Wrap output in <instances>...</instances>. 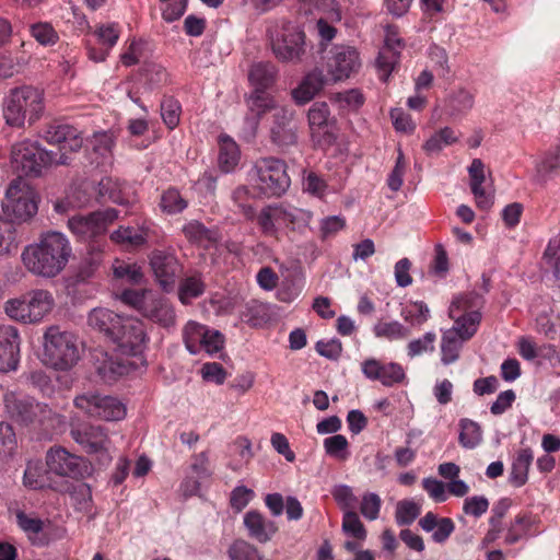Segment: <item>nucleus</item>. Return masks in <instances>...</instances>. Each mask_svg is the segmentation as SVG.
Returning <instances> with one entry per match:
<instances>
[{"mask_svg": "<svg viewBox=\"0 0 560 560\" xmlns=\"http://www.w3.org/2000/svg\"><path fill=\"white\" fill-rule=\"evenodd\" d=\"M72 254L69 241L60 232L43 233L37 243L27 245L22 253L25 268L33 275L54 278L67 266Z\"/></svg>", "mask_w": 560, "mask_h": 560, "instance_id": "nucleus-1", "label": "nucleus"}, {"mask_svg": "<svg viewBox=\"0 0 560 560\" xmlns=\"http://www.w3.org/2000/svg\"><path fill=\"white\" fill-rule=\"evenodd\" d=\"M4 402L11 419L44 436L51 434L60 424V416L47 404L32 398H19L14 393L5 394Z\"/></svg>", "mask_w": 560, "mask_h": 560, "instance_id": "nucleus-2", "label": "nucleus"}, {"mask_svg": "<svg viewBox=\"0 0 560 560\" xmlns=\"http://www.w3.org/2000/svg\"><path fill=\"white\" fill-rule=\"evenodd\" d=\"M45 109L44 91L32 85H22L10 91L3 107L5 122L12 127H24L36 122Z\"/></svg>", "mask_w": 560, "mask_h": 560, "instance_id": "nucleus-3", "label": "nucleus"}, {"mask_svg": "<svg viewBox=\"0 0 560 560\" xmlns=\"http://www.w3.org/2000/svg\"><path fill=\"white\" fill-rule=\"evenodd\" d=\"M44 362L59 371L73 368L80 360L77 337L59 326H49L44 334Z\"/></svg>", "mask_w": 560, "mask_h": 560, "instance_id": "nucleus-4", "label": "nucleus"}, {"mask_svg": "<svg viewBox=\"0 0 560 560\" xmlns=\"http://www.w3.org/2000/svg\"><path fill=\"white\" fill-rule=\"evenodd\" d=\"M302 23L304 21L299 19L296 23L285 21L281 27L268 30L272 54L280 62L299 63L306 55L307 43Z\"/></svg>", "mask_w": 560, "mask_h": 560, "instance_id": "nucleus-5", "label": "nucleus"}, {"mask_svg": "<svg viewBox=\"0 0 560 560\" xmlns=\"http://www.w3.org/2000/svg\"><path fill=\"white\" fill-rule=\"evenodd\" d=\"M37 195L22 176L13 179L2 201L1 218L9 220L14 225L30 221L37 213Z\"/></svg>", "mask_w": 560, "mask_h": 560, "instance_id": "nucleus-6", "label": "nucleus"}, {"mask_svg": "<svg viewBox=\"0 0 560 560\" xmlns=\"http://www.w3.org/2000/svg\"><path fill=\"white\" fill-rule=\"evenodd\" d=\"M55 306L52 294L47 290H32L21 298L5 302L4 311L9 317L24 324H35L48 315Z\"/></svg>", "mask_w": 560, "mask_h": 560, "instance_id": "nucleus-7", "label": "nucleus"}, {"mask_svg": "<svg viewBox=\"0 0 560 560\" xmlns=\"http://www.w3.org/2000/svg\"><path fill=\"white\" fill-rule=\"evenodd\" d=\"M12 163L25 176L38 177L43 168L55 163L56 152L46 151L37 142L23 140L12 147Z\"/></svg>", "mask_w": 560, "mask_h": 560, "instance_id": "nucleus-8", "label": "nucleus"}, {"mask_svg": "<svg viewBox=\"0 0 560 560\" xmlns=\"http://www.w3.org/2000/svg\"><path fill=\"white\" fill-rule=\"evenodd\" d=\"M258 177V187L266 196L279 197L290 186V177L287 173V164L277 158H261L255 163Z\"/></svg>", "mask_w": 560, "mask_h": 560, "instance_id": "nucleus-9", "label": "nucleus"}, {"mask_svg": "<svg viewBox=\"0 0 560 560\" xmlns=\"http://www.w3.org/2000/svg\"><path fill=\"white\" fill-rule=\"evenodd\" d=\"M74 406L90 417L106 421L121 420L126 416V407L116 397L86 392L74 398Z\"/></svg>", "mask_w": 560, "mask_h": 560, "instance_id": "nucleus-10", "label": "nucleus"}, {"mask_svg": "<svg viewBox=\"0 0 560 560\" xmlns=\"http://www.w3.org/2000/svg\"><path fill=\"white\" fill-rule=\"evenodd\" d=\"M307 120L312 140L319 147L332 145L337 140L335 118L330 117L329 106L326 102L314 103L307 112Z\"/></svg>", "mask_w": 560, "mask_h": 560, "instance_id": "nucleus-11", "label": "nucleus"}, {"mask_svg": "<svg viewBox=\"0 0 560 560\" xmlns=\"http://www.w3.org/2000/svg\"><path fill=\"white\" fill-rule=\"evenodd\" d=\"M46 465L50 472L61 477L79 479L90 475L88 462L83 457L69 453L61 446L51 447L47 452Z\"/></svg>", "mask_w": 560, "mask_h": 560, "instance_id": "nucleus-12", "label": "nucleus"}, {"mask_svg": "<svg viewBox=\"0 0 560 560\" xmlns=\"http://www.w3.org/2000/svg\"><path fill=\"white\" fill-rule=\"evenodd\" d=\"M269 139L281 152H285L289 148L296 145L298 124L293 109L280 107L275 110L269 129Z\"/></svg>", "mask_w": 560, "mask_h": 560, "instance_id": "nucleus-13", "label": "nucleus"}, {"mask_svg": "<svg viewBox=\"0 0 560 560\" xmlns=\"http://www.w3.org/2000/svg\"><path fill=\"white\" fill-rule=\"evenodd\" d=\"M48 143L57 147L55 164L69 165L68 152H78L83 144L81 132L70 125H49L45 131Z\"/></svg>", "mask_w": 560, "mask_h": 560, "instance_id": "nucleus-14", "label": "nucleus"}, {"mask_svg": "<svg viewBox=\"0 0 560 560\" xmlns=\"http://www.w3.org/2000/svg\"><path fill=\"white\" fill-rule=\"evenodd\" d=\"M147 341L144 324L135 317L125 316L113 343L125 355H137L142 352Z\"/></svg>", "mask_w": 560, "mask_h": 560, "instance_id": "nucleus-15", "label": "nucleus"}, {"mask_svg": "<svg viewBox=\"0 0 560 560\" xmlns=\"http://www.w3.org/2000/svg\"><path fill=\"white\" fill-rule=\"evenodd\" d=\"M149 264L162 290L172 291L183 269L177 257L173 253L154 249L149 255Z\"/></svg>", "mask_w": 560, "mask_h": 560, "instance_id": "nucleus-16", "label": "nucleus"}, {"mask_svg": "<svg viewBox=\"0 0 560 560\" xmlns=\"http://www.w3.org/2000/svg\"><path fill=\"white\" fill-rule=\"evenodd\" d=\"M117 217L118 212L115 209L94 211L88 215H73L68 220V226L74 234L92 238L104 234L107 225L114 222Z\"/></svg>", "mask_w": 560, "mask_h": 560, "instance_id": "nucleus-17", "label": "nucleus"}, {"mask_svg": "<svg viewBox=\"0 0 560 560\" xmlns=\"http://www.w3.org/2000/svg\"><path fill=\"white\" fill-rule=\"evenodd\" d=\"M142 316L164 329L176 326L177 315L173 303L162 295H151L143 306Z\"/></svg>", "mask_w": 560, "mask_h": 560, "instance_id": "nucleus-18", "label": "nucleus"}, {"mask_svg": "<svg viewBox=\"0 0 560 560\" xmlns=\"http://www.w3.org/2000/svg\"><path fill=\"white\" fill-rule=\"evenodd\" d=\"M20 353V337L13 326H0V372L16 369Z\"/></svg>", "mask_w": 560, "mask_h": 560, "instance_id": "nucleus-19", "label": "nucleus"}, {"mask_svg": "<svg viewBox=\"0 0 560 560\" xmlns=\"http://www.w3.org/2000/svg\"><path fill=\"white\" fill-rule=\"evenodd\" d=\"M70 434L86 453H98L101 451H105L109 443L107 432L101 425L82 424L71 429Z\"/></svg>", "mask_w": 560, "mask_h": 560, "instance_id": "nucleus-20", "label": "nucleus"}, {"mask_svg": "<svg viewBox=\"0 0 560 560\" xmlns=\"http://www.w3.org/2000/svg\"><path fill=\"white\" fill-rule=\"evenodd\" d=\"M404 46L401 38L398 37L397 30L395 26H387L385 45L378 52L376 59V66L384 72L382 80L387 81L390 72L398 63L400 58V51L398 48Z\"/></svg>", "mask_w": 560, "mask_h": 560, "instance_id": "nucleus-21", "label": "nucleus"}, {"mask_svg": "<svg viewBox=\"0 0 560 560\" xmlns=\"http://www.w3.org/2000/svg\"><path fill=\"white\" fill-rule=\"evenodd\" d=\"M364 375L373 381H380L384 386H393L405 378L404 369L397 363L382 364L375 359H368L362 364Z\"/></svg>", "mask_w": 560, "mask_h": 560, "instance_id": "nucleus-22", "label": "nucleus"}, {"mask_svg": "<svg viewBox=\"0 0 560 560\" xmlns=\"http://www.w3.org/2000/svg\"><path fill=\"white\" fill-rule=\"evenodd\" d=\"M359 54L351 47H339L328 62V69L335 81L348 79L360 68Z\"/></svg>", "mask_w": 560, "mask_h": 560, "instance_id": "nucleus-23", "label": "nucleus"}, {"mask_svg": "<svg viewBox=\"0 0 560 560\" xmlns=\"http://www.w3.org/2000/svg\"><path fill=\"white\" fill-rule=\"evenodd\" d=\"M326 75L320 69L306 73L299 85L291 91V97L296 105L311 102L325 86Z\"/></svg>", "mask_w": 560, "mask_h": 560, "instance_id": "nucleus-24", "label": "nucleus"}, {"mask_svg": "<svg viewBox=\"0 0 560 560\" xmlns=\"http://www.w3.org/2000/svg\"><path fill=\"white\" fill-rule=\"evenodd\" d=\"M125 316H121L107 308H94L88 317L89 326L102 334L108 341L113 342Z\"/></svg>", "mask_w": 560, "mask_h": 560, "instance_id": "nucleus-25", "label": "nucleus"}, {"mask_svg": "<svg viewBox=\"0 0 560 560\" xmlns=\"http://www.w3.org/2000/svg\"><path fill=\"white\" fill-rule=\"evenodd\" d=\"M244 525L249 532V536L257 541L265 544L269 541L278 527L273 521H267L258 511H249L244 515Z\"/></svg>", "mask_w": 560, "mask_h": 560, "instance_id": "nucleus-26", "label": "nucleus"}, {"mask_svg": "<svg viewBox=\"0 0 560 560\" xmlns=\"http://www.w3.org/2000/svg\"><path fill=\"white\" fill-rule=\"evenodd\" d=\"M314 11L324 14V18L339 21L341 19L338 3L335 0H301L298 19L308 21Z\"/></svg>", "mask_w": 560, "mask_h": 560, "instance_id": "nucleus-27", "label": "nucleus"}, {"mask_svg": "<svg viewBox=\"0 0 560 560\" xmlns=\"http://www.w3.org/2000/svg\"><path fill=\"white\" fill-rule=\"evenodd\" d=\"M277 74L278 69L271 61H258L249 67L248 81L255 89L267 90L276 82Z\"/></svg>", "mask_w": 560, "mask_h": 560, "instance_id": "nucleus-28", "label": "nucleus"}, {"mask_svg": "<svg viewBox=\"0 0 560 560\" xmlns=\"http://www.w3.org/2000/svg\"><path fill=\"white\" fill-rule=\"evenodd\" d=\"M454 327L450 332L457 336L462 340L470 339L477 331V327L481 320V313L478 311L455 312Z\"/></svg>", "mask_w": 560, "mask_h": 560, "instance_id": "nucleus-29", "label": "nucleus"}, {"mask_svg": "<svg viewBox=\"0 0 560 560\" xmlns=\"http://www.w3.org/2000/svg\"><path fill=\"white\" fill-rule=\"evenodd\" d=\"M560 170V144L555 150L546 152L542 159L536 164L534 180L545 185L551 175Z\"/></svg>", "mask_w": 560, "mask_h": 560, "instance_id": "nucleus-30", "label": "nucleus"}, {"mask_svg": "<svg viewBox=\"0 0 560 560\" xmlns=\"http://www.w3.org/2000/svg\"><path fill=\"white\" fill-rule=\"evenodd\" d=\"M533 462L530 448H523L512 464L510 480L515 487H522L526 483L529 466Z\"/></svg>", "mask_w": 560, "mask_h": 560, "instance_id": "nucleus-31", "label": "nucleus"}, {"mask_svg": "<svg viewBox=\"0 0 560 560\" xmlns=\"http://www.w3.org/2000/svg\"><path fill=\"white\" fill-rule=\"evenodd\" d=\"M110 240L127 248H137L147 242V233L132 226H120L112 233Z\"/></svg>", "mask_w": 560, "mask_h": 560, "instance_id": "nucleus-32", "label": "nucleus"}, {"mask_svg": "<svg viewBox=\"0 0 560 560\" xmlns=\"http://www.w3.org/2000/svg\"><path fill=\"white\" fill-rule=\"evenodd\" d=\"M248 109L258 118L271 109L276 108V101L267 90L254 89L246 100Z\"/></svg>", "mask_w": 560, "mask_h": 560, "instance_id": "nucleus-33", "label": "nucleus"}, {"mask_svg": "<svg viewBox=\"0 0 560 560\" xmlns=\"http://www.w3.org/2000/svg\"><path fill=\"white\" fill-rule=\"evenodd\" d=\"M103 261V253L100 247L91 245L86 255L82 258L78 271L77 278L79 281H86L92 278L96 270L100 268Z\"/></svg>", "mask_w": 560, "mask_h": 560, "instance_id": "nucleus-34", "label": "nucleus"}, {"mask_svg": "<svg viewBox=\"0 0 560 560\" xmlns=\"http://www.w3.org/2000/svg\"><path fill=\"white\" fill-rule=\"evenodd\" d=\"M240 150L237 144L229 137L220 139L219 166L223 172L232 171L238 163Z\"/></svg>", "mask_w": 560, "mask_h": 560, "instance_id": "nucleus-35", "label": "nucleus"}, {"mask_svg": "<svg viewBox=\"0 0 560 560\" xmlns=\"http://www.w3.org/2000/svg\"><path fill=\"white\" fill-rule=\"evenodd\" d=\"M19 248L18 229L13 222L0 217V255H10Z\"/></svg>", "mask_w": 560, "mask_h": 560, "instance_id": "nucleus-36", "label": "nucleus"}, {"mask_svg": "<svg viewBox=\"0 0 560 560\" xmlns=\"http://www.w3.org/2000/svg\"><path fill=\"white\" fill-rule=\"evenodd\" d=\"M206 284L202 281L200 272L185 278L178 288V296L183 304H187L190 299H195L203 294Z\"/></svg>", "mask_w": 560, "mask_h": 560, "instance_id": "nucleus-37", "label": "nucleus"}, {"mask_svg": "<svg viewBox=\"0 0 560 560\" xmlns=\"http://www.w3.org/2000/svg\"><path fill=\"white\" fill-rule=\"evenodd\" d=\"M207 328L194 320L188 322L183 329V338L187 350L196 354L201 349V342L206 338Z\"/></svg>", "mask_w": 560, "mask_h": 560, "instance_id": "nucleus-38", "label": "nucleus"}, {"mask_svg": "<svg viewBox=\"0 0 560 560\" xmlns=\"http://www.w3.org/2000/svg\"><path fill=\"white\" fill-rule=\"evenodd\" d=\"M459 427L460 432L458 441L463 447L472 448L481 442V428L477 422L469 419H462Z\"/></svg>", "mask_w": 560, "mask_h": 560, "instance_id": "nucleus-39", "label": "nucleus"}, {"mask_svg": "<svg viewBox=\"0 0 560 560\" xmlns=\"http://www.w3.org/2000/svg\"><path fill=\"white\" fill-rule=\"evenodd\" d=\"M483 298L477 292L466 293L454 300L450 306V317H455V312L478 311L483 305Z\"/></svg>", "mask_w": 560, "mask_h": 560, "instance_id": "nucleus-40", "label": "nucleus"}, {"mask_svg": "<svg viewBox=\"0 0 560 560\" xmlns=\"http://www.w3.org/2000/svg\"><path fill=\"white\" fill-rule=\"evenodd\" d=\"M188 206L186 199L182 197L179 191L175 188H170L161 196L160 207L163 212L168 214H176L185 210Z\"/></svg>", "mask_w": 560, "mask_h": 560, "instance_id": "nucleus-41", "label": "nucleus"}, {"mask_svg": "<svg viewBox=\"0 0 560 560\" xmlns=\"http://www.w3.org/2000/svg\"><path fill=\"white\" fill-rule=\"evenodd\" d=\"M228 553L231 560H262L258 549L243 539L235 540Z\"/></svg>", "mask_w": 560, "mask_h": 560, "instance_id": "nucleus-42", "label": "nucleus"}, {"mask_svg": "<svg viewBox=\"0 0 560 560\" xmlns=\"http://www.w3.org/2000/svg\"><path fill=\"white\" fill-rule=\"evenodd\" d=\"M113 272L115 278L124 279L130 284H140L144 278L140 266L125 261H119L114 265Z\"/></svg>", "mask_w": 560, "mask_h": 560, "instance_id": "nucleus-43", "label": "nucleus"}, {"mask_svg": "<svg viewBox=\"0 0 560 560\" xmlns=\"http://www.w3.org/2000/svg\"><path fill=\"white\" fill-rule=\"evenodd\" d=\"M98 354L103 359L100 360L98 355H95L96 360L100 362V364H97L95 369L102 377L113 378L117 375H122L127 372V368L125 364L114 361L113 358L107 355V353L98 352Z\"/></svg>", "mask_w": 560, "mask_h": 560, "instance_id": "nucleus-44", "label": "nucleus"}, {"mask_svg": "<svg viewBox=\"0 0 560 560\" xmlns=\"http://www.w3.org/2000/svg\"><path fill=\"white\" fill-rule=\"evenodd\" d=\"M342 530L358 540L366 538V529L354 511H346L342 521Z\"/></svg>", "mask_w": 560, "mask_h": 560, "instance_id": "nucleus-45", "label": "nucleus"}, {"mask_svg": "<svg viewBox=\"0 0 560 560\" xmlns=\"http://www.w3.org/2000/svg\"><path fill=\"white\" fill-rule=\"evenodd\" d=\"M252 198L250 191L246 186L237 187L232 194V200L240 209V212L247 219L254 220L255 209L249 203Z\"/></svg>", "mask_w": 560, "mask_h": 560, "instance_id": "nucleus-46", "label": "nucleus"}, {"mask_svg": "<svg viewBox=\"0 0 560 560\" xmlns=\"http://www.w3.org/2000/svg\"><path fill=\"white\" fill-rule=\"evenodd\" d=\"M420 514L419 505L409 500H402L397 503L396 522L398 525L411 524Z\"/></svg>", "mask_w": 560, "mask_h": 560, "instance_id": "nucleus-47", "label": "nucleus"}, {"mask_svg": "<svg viewBox=\"0 0 560 560\" xmlns=\"http://www.w3.org/2000/svg\"><path fill=\"white\" fill-rule=\"evenodd\" d=\"M402 317L412 325H421L428 320L429 307L423 302H412L402 311Z\"/></svg>", "mask_w": 560, "mask_h": 560, "instance_id": "nucleus-48", "label": "nucleus"}, {"mask_svg": "<svg viewBox=\"0 0 560 560\" xmlns=\"http://www.w3.org/2000/svg\"><path fill=\"white\" fill-rule=\"evenodd\" d=\"M180 106L173 97L164 98L161 103V115L164 124L174 129L179 122Z\"/></svg>", "mask_w": 560, "mask_h": 560, "instance_id": "nucleus-49", "label": "nucleus"}, {"mask_svg": "<svg viewBox=\"0 0 560 560\" xmlns=\"http://www.w3.org/2000/svg\"><path fill=\"white\" fill-rule=\"evenodd\" d=\"M31 34L40 45H54L58 40L57 32L45 22L31 25Z\"/></svg>", "mask_w": 560, "mask_h": 560, "instance_id": "nucleus-50", "label": "nucleus"}, {"mask_svg": "<svg viewBox=\"0 0 560 560\" xmlns=\"http://www.w3.org/2000/svg\"><path fill=\"white\" fill-rule=\"evenodd\" d=\"M152 294L148 290H124L120 299L125 304L136 308L141 315L143 314V306L149 302Z\"/></svg>", "mask_w": 560, "mask_h": 560, "instance_id": "nucleus-51", "label": "nucleus"}, {"mask_svg": "<svg viewBox=\"0 0 560 560\" xmlns=\"http://www.w3.org/2000/svg\"><path fill=\"white\" fill-rule=\"evenodd\" d=\"M331 495L345 512L353 511L358 503V499L353 494L352 489L346 485L336 486L331 490Z\"/></svg>", "mask_w": 560, "mask_h": 560, "instance_id": "nucleus-52", "label": "nucleus"}, {"mask_svg": "<svg viewBox=\"0 0 560 560\" xmlns=\"http://www.w3.org/2000/svg\"><path fill=\"white\" fill-rule=\"evenodd\" d=\"M459 338L453 332L447 331L443 336L442 340V361L445 364L454 362L458 358V351L460 348Z\"/></svg>", "mask_w": 560, "mask_h": 560, "instance_id": "nucleus-53", "label": "nucleus"}, {"mask_svg": "<svg viewBox=\"0 0 560 560\" xmlns=\"http://www.w3.org/2000/svg\"><path fill=\"white\" fill-rule=\"evenodd\" d=\"M163 3L162 16L166 22L178 20L186 10L187 0H161Z\"/></svg>", "mask_w": 560, "mask_h": 560, "instance_id": "nucleus-54", "label": "nucleus"}, {"mask_svg": "<svg viewBox=\"0 0 560 560\" xmlns=\"http://www.w3.org/2000/svg\"><path fill=\"white\" fill-rule=\"evenodd\" d=\"M374 330L377 337L405 338L409 335V330L398 322L381 323Z\"/></svg>", "mask_w": 560, "mask_h": 560, "instance_id": "nucleus-55", "label": "nucleus"}, {"mask_svg": "<svg viewBox=\"0 0 560 560\" xmlns=\"http://www.w3.org/2000/svg\"><path fill=\"white\" fill-rule=\"evenodd\" d=\"M381 509V499L376 493H366L363 495L360 512L368 520H376Z\"/></svg>", "mask_w": 560, "mask_h": 560, "instance_id": "nucleus-56", "label": "nucleus"}, {"mask_svg": "<svg viewBox=\"0 0 560 560\" xmlns=\"http://www.w3.org/2000/svg\"><path fill=\"white\" fill-rule=\"evenodd\" d=\"M16 445V438L11 424L0 423V456L12 453Z\"/></svg>", "mask_w": 560, "mask_h": 560, "instance_id": "nucleus-57", "label": "nucleus"}, {"mask_svg": "<svg viewBox=\"0 0 560 560\" xmlns=\"http://www.w3.org/2000/svg\"><path fill=\"white\" fill-rule=\"evenodd\" d=\"M324 446L326 453L330 456H335L341 459H345L347 457L346 450L348 447V441L341 434L327 438L324 441Z\"/></svg>", "mask_w": 560, "mask_h": 560, "instance_id": "nucleus-58", "label": "nucleus"}, {"mask_svg": "<svg viewBox=\"0 0 560 560\" xmlns=\"http://www.w3.org/2000/svg\"><path fill=\"white\" fill-rule=\"evenodd\" d=\"M183 233L189 242L211 240L210 231L199 221H191L183 228Z\"/></svg>", "mask_w": 560, "mask_h": 560, "instance_id": "nucleus-59", "label": "nucleus"}, {"mask_svg": "<svg viewBox=\"0 0 560 560\" xmlns=\"http://www.w3.org/2000/svg\"><path fill=\"white\" fill-rule=\"evenodd\" d=\"M488 508L489 501L487 498L482 495H475L467 498L464 501L463 511L465 514L471 515L474 517H480L483 513L487 512Z\"/></svg>", "mask_w": 560, "mask_h": 560, "instance_id": "nucleus-60", "label": "nucleus"}, {"mask_svg": "<svg viewBox=\"0 0 560 560\" xmlns=\"http://www.w3.org/2000/svg\"><path fill=\"white\" fill-rule=\"evenodd\" d=\"M390 118L393 125L397 131L412 132L415 130V124L409 114H406L400 108H394L390 110Z\"/></svg>", "mask_w": 560, "mask_h": 560, "instance_id": "nucleus-61", "label": "nucleus"}, {"mask_svg": "<svg viewBox=\"0 0 560 560\" xmlns=\"http://www.w3.org/2000/svg\"><path fill=\"white\" fill-rule=\"evenodd\" d=\"M315 348L322 357L330 360L338 359L342 351L341 342L338 339H331L329 341H317Z\"/></svg>", "mask_w": 560, "mask_h": 560, "instance_id": "nucleus-62", "label": "nucleus"}, {"mask_svg": "<svg viewBox=\"0 0 560 560\" xmlns=\"http://www.w3.org/2000/svg\"><path fill=\"white\" fill-rule=\"evenodd\" d=\"M201 373L206 381H213L217 384H223L228 375L225 369L217 362L205 363Z\"/></svg>", "mask_w": 560, "mask_h": 560, "instance_id": "nucleus-63", "label": "nucleus"}, {"mask_svg": "<svg viewBox=\"0 0 560 560\" xmlns=\"http://www.w3.org/2000/svg\"><path fill=\"white\" fill-rule=\"evenodd\" d=\"M205 336L206 338H203L201 342V348L208 353L212 354L223 349L224 336L219 330H207Z\"/></svg>", "mask_w": 560, "mask_h": 560, "instance_id": "nucleus-64", "label": "nucleus"}]
</instances>
